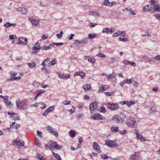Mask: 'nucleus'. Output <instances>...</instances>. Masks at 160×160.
Wrapping results in <instances>:
<instances>
[{
	"instance_id": "obj_38",
	"label": "nucleus",
	"mask_w": 160,
	"mask_h": 160,
	"mask_svg": "<svg viewBox=\"0 0 160 160\" xmlns=\"http://www.w3.org/2000/svg\"><path fill=\"white\" fill-rule=\"evenodd\" d=\"M127 103L126 104L128 106V107H130L132 105L134 104L135 103V102L134 101H130L129 102L127 101Z\"/></svg>"
},
{
	"instance_id": "obj_32",
	"label": "nucleus",
	"mask_w": 160,
	"mask_h": 160,
	"mask_svg": "<svg viewBox=\"0 0 160 160\" xmlns=\"http://www.w3.org/2000/svg\"><path fill=\"white\" fill-rule=\"evenodd\" d=\"M74 44L78 46L79 45H82V41H80L77 39L75 40Z\"/></svg>"
},
{
	"instance_id": "obj_54",
	"label": "nucleus",
	"mask_w": 160,
	"mask_h": 160,
	"mask_svg": "<svg viewBox=\"0 0 160 160\" xmlns=\"http://www.w3.org/2000/svg\"><path fill=\"white\" fill-rule=\"evenodd\" d=\"M41 49H42L43 50H49V48L48 46H42V47H41Z\"/></svg>"
},
{
	"instance_id": "obj_35",
	"label": "nucleus",
	"mask_w": 160,
	"mask_h": 160,
	"mask_svg": "<svg viewBox=\"0 0 160 160\" xmlns=\"http://www.w3.org/2000/svg\"><path fill=\"white\" fill-rule=\"evenodd\" d=\"M57 63V60L56 58L53 59L49 63V64H50L51 65H54Z\"/></svg>"
},
{
	"instance_id": "obj_14",
	"label": "nucleus",
	"mask_w": 160,
	"mask_h": 160,
	"mask_svg": "<svg viewBox=\"0 0 160 160\" xmlns=\"http://www.w3.org/2000/svg\"><path fill=\"white\" fill-rule=\"evenodd\" d=\"M114 32V29L113 28H104L102 30V32L107 34H111Z\"/></svg>"
},
{
	"instance_id": "obj_30",
	"label": "nucleus",
	"mask_w": 160,
	"mask_h": 160,
	"mask_svg": "<svg viewBox=\"0 0 160 160\" xmlns=\"http://www.w3.org/2000/svg\"><path fill=\"white\" fill-rule=\"evenodd\" d=\"M127 11L130 12L129 14H131L133 15H135L136 13L133 10L130 8H128Z\"/></svg>"
},
{
	"instance_id": "obj_53",
	"label": "nucleus",
	"mask_w": 160,
	"mask_h": 160,
	"mask_svg": "<svg viewBox=\"0 0 160 160\" xmlns=\"http://www.w3.org/2000/svg\"><path fill=\"white\" fill-rule=\"evenodd\" d=\"M119 133H120L122 135H124L127 132V130H124L122 131H119Z\"/></svg>"
},
{
	"instance_id": "obj_26",
	"label": "nucleus",
	"mask_w": 160,
	"mask_h": 160,
	"mask_svg": "<svg viewBox=\"0 0 160 160\" xmlns=\"http://www.w3.org/2000/svg\"><path fill=\"white\" fill-rule=\"evenodd\" d=\"M52 155L58 160H62L60 156L57 153H55L54 152H52Z\"/></svg>"
},
{
	"instance_id": "obj_47",
	"label": "nucleus",
	"mask_w": 160,
	"mask_h": 160,
	"mask_svg": "<svg viewBox=\"0 0 160 160\" xmlns=\"http://www.w3.org/2000/svg\"><path fill=\"white\" fill-rule=\"evenodd\" d=\"M126 35V32L125 31H120L119 33V36H121L122 37H124Z\"/></svg>"
},
{
	"instance_id": "obj_33",
	"label": "nucleus",
	"mask_w": 160,
	"mask_h": 160,
	"mask_svg": "<svg viewBox=\"0 0 160 160\" xmlns=\"http://www.w3.org/2000/svg\"><path fill=\"white\" fill-rule=\"evenodd\" d=\"M82 88L84 90H88L90 88V86L89 84H86L82 86Z\"/></svg>"
},
{
	"instance_id": "obj_41",
	"label": "nucleus",
	"mask_w": 160,
	"mask_h": 160,
	"mask_svg": "<svg viewBox=\"0 0 160 160\" xmlns=\"http://www.w3.org/2000/svg\"><path fill=\"white\" fill-rule=\"evenodd\" d=\"M110 2L108 0H105L103 2V4L104 5L106 6H110Z\"/></svg>"
},
{
	"instance_id": "obj_63",
	"label": "nucleus",
	"mask_w": 160,
	"mask_h": 160,
	"mask_svg": "<svg viewBox=\"0 0 160 160\" xmlns=\"http://www.w3.org/2000/svg\"><path fill=\"white\" fill-rule=\"evenodd\" d=\"M78 139L79 140V143H81L82 142L83 138L81 137L78 136Z\"/></svg>"
},
{
	"instance_id": "obj_61",
	"label": "nucleus",
	"mask_w": 160,
	"mask_h": 160,
	"mask_svg": "<svg viewBox=\"0 0 160 160\" xmlns=\"http://www.w3.org/2000/svg\"><path fill=\"white\" fill-rule=\"evenodd\" d=\"M39 104V103L38 102L36 103L33 104L32 105H31V107H37L38 106Z\"/></svg>"
},
{
	"instance_id": "obj_5",
	"label": "nucleus",
	"mask_w": 160,
	"mask_h": 160,
	"mask_svg": "<svg viewBox=\"0 0 160 160\" xmlns=\"http://www.w3.org/2000/svg\"><path fill=\"white\" fill-rule=\"evenodd\" d=\"M46 129L49 133L52 134L56 137H58V132L53 128L50 126H48L47 127Z\"/></svg>"
},
{
	"instance_id": "obj_43",
	"label": "nucleus",
	"mask_w": 160,
	"mask_h": 160,
	"mask_svg": "<svg viewBox=\"0 0 160 160\" xmlns=\"http://www.w3.org/2000/svg\"><path fill=\"white\" fill-rule=\"evenodd\" d=\"M35 142L37 146H40L39 140L36 138H35Z\"/></svg>"
},
{
	"instance_id": "obj_22",
	"label": "nucleus",
	"mask_w": 160,
	"mask_h": 160,
	"mask_svg": "<svg viewBox=\"0 0 160 160\" xmlns=\"http://www.w3.org/2000/svg\"><path fill=\"white\" fill-rule=\"evenodd\" d=\"M107 78L108 80L111 81L112 82H115L116 80L115 78L112 74L108 75L107 77Z\"/></svg>"
},
{
	"instance_id": "obj_51",
	"label": "nucleus",
	"mask_w": 160,
	"mask_h": 160,
	"mask_svg": "<svg viewBox=\"0 0 160 160\" xmlns=\"http://www.w3.org/2000/svg\"><path fill=\"white\" fill-rule=\"evenodd\" d=\"M101 157L102 158L104 159H107L108 158V157L107 155L105 154H102L101 155Z\"/></svg>"
},
{
	"instance_id": "obj_20",
	"label": "nucleus",
	"mask_w": 160,
	"mask_h": 160,
	"mask_svg": "<svg viewBox=\"0 0 160 160\" xmlns=\"http://www.w3.org/2000/svg\"><path fill=\"white\" fill-rule=\"evenodd\" d=\"M16 10L20 12L22 14H26L28 12L27 9L24 8H19L16 9Z\"/></svg>"
},
{
	"instance_id": "obj_17",
	"label": "nucleus",
	"mask_w": 160,
	"mask_h": 160,
	"mask_svg": "<svg viewBox=\"0 0 160 160\" xmlns=\"http://www.w3.org/2000/svg\"><path fill=\"white\" fill-rule=\"evenodd\" d=\"M55 107L54 106H52L49 107L47 109L45 112L42 114L43 116H46L49 112H50L53 111Z\"/></svg>"
},
{
	"instance_id": "obj_31",
	"label": "nucleus",
	"mask_w": 160,
	"mask_h": 160,
	"mask_svg": "<svg viewBox=\"0 0 160 160\" xmlns=\"http://www.w3.org/2000/svg\"><path fill=\"white\" fill-rule=\"evenodd\" d=\"M68 134L71 138H73L75 136V132L74 130H72L69 132Z\"/></svg>"
},
{
	"instance_id": "obj_58",
	"label": "nucleus",
	"mask_w": 160,
	"mask_h": 160,
	"mask_svg": "<svg viewBox=\"0 0 160 160\" xmlns=\"http://www.w3.org/2000/svg\"><path fill=\"white\" fill-rule=\"evenodd\" d=\"M75 108L72 107V109H71L69 110V112L71 114H72L73 113H74L75 112Z\"/></svg>"
},
{
	"instance_id": "obj_27",
	"label": "nucleus",
	"mask_w": 160,
	"mask_h": 160,
	"mask_svg": "<svg viewBox=\"0 0 160 160\" xmlns=\"http://www.w3.org/2000/svg\"><path fill=\"white\" fill-rule=\"evenodd\" d=\"M88 39H92L95 38L97 36L95 34L90 33L88 34Z\"/></svg>"
},
{
	"instance_id": "obj_52",
	"label": "nucleus",
	"mask_w": 160,
	"mask_h": 160,
	"mask_svg": "<svg viewBox=\"0 0 160 160\" xmlns=\"http://www.w3.org/2000/svg\"><path fill=\"white\" fill-rule=\"evenodd\" d=\"M16 36L15 35H10L9 37L10 40H13L16 38Z\"/></svg>"
},
{
	"instance_id": "obj_24",
	"label": "nucleus",
	"mask_w": 160,
	"mask_h": 160,
	"mask_svg": "<svg viewBox=\"0 0 160 160\" xmlns=\"http://www.w3.org/2000/svg\"><path fill=\"white\" fill-rule=\"evenodd\" d=\"M15 142L16 144L18 146H23L24 145V142L22 140L20 141L19 140L16 139L15 141Z\"/></svg>"
},
{
	"instance_id": "obj_28",
	"label": "nucleus",
	"mask_w": 160,
	"mask_h": 160,
	"mask_svg": "<svg viewBox=\"0 0 160 160\" xmlns=\"http://www.w3.org/2000/svg\"><path fill=\"white\" fill-rule=\"evenodd\" d=\"M42 72L45 74L49 73L50 72V71L45 67H43L42 68Z\"/></svg>"
},
{
	"instance_id": "obj_18",
	"label": "nucleus",
	"mask_w": 160,
	"mask_h": 160,
	"mask_svg": "<svg viewBox=\"0 0 160 160\" xmlns=\"http://www.w3.org/2000/svg\"><path fill=\"white\" fill-rule=\"evenodd\" d=\"M93 147L98 152L100 153L101 152L100 147L97 142H93Z\"/></svg>"
},
{
	"instance_id": "obj_29",
	"label": "nucleus",
	"mask_w": 160,
	"mask_h": 160,
	"mask_svg": "<svg viewBox=\"0 0 160 160\" xmlns=\"http://www.w3.org/2000/svg\"><path fill=\"white\" fill-rule=\"evenodd\" d=\"M12 117L15 120H19L20 119L19 117V115L17 113H13Z\"/></svg>"
},
{
	"instance_id": "obj_49",
	"label": "nucleus",
	"mask_w": 160,
	"mask_h": 160,
	"mask_svg": "<svg viewBox=\"0 0 160 160\" xmlns=\"http://www.w3.org/2000/svg\"><path fill=\"white\" fill-rule=\"evenodd\" d=\"M120 32V31H118L117 32H116L115 33H114L113 34V37H116L119 36Z\"/></svg>"
},
{
	"instance_id": "obj_9",
	"label": "nucleus",
	"mask_w": 160,
	"mask_h": 160,
	"mask_svg": "<svg viewBox=\"0 0 160 160\" xmlns=\"http://www.w3.org/2000/svg\"><path fill=\"white\" fill-rule=\"evenodd\" d=\"M105 145L109 147H116L118 146V144L113 141L108 140L105 143Z\"/></svg>"
},
{
	"instance_id": "obj_62",
	"label": "nucleus",
	"mask_w": 160,
	"mask_h": 160,
	"mask_svg": "<svg viewBox=\"0 0 160 160\" xmlns=\"http://www.w3.org/2000/svg\"><path fill=\"white\" fill-rule=\"evenodd\" d=\"M156 18L159 21H160V14H157L155 15Z\"/></svg>"
},
{
	"instance_id": "obj_48",
	"label": "nucleus",
	"mask_w": 160,
	"mask_h": 160,
	"mask_svg": "<svg viewBox=\"0 0 160 160\" xmlns=\"http://www.w3.org/2000/svg\"><path fill=\"white\" fill-rule=\"evenodd\" d=\"M97 56L101 58H105L106 56L103 53H99L97 55Z\"/></svg>"
},
{
	"instance_id": "obj_44",
	"label": "nucleus",
	"mask_w": 160,
	"mask_h": 160,
	"mask_svg": "<svg viewBox=\"0 0 160 160\" xmlns=\"http://www.w3.org/2000/svg\"><path fill=\"white\" fill-rule=\"evenodd\" d=\"M105 90V89H104V87H103V86H101L99 89L98 90V92L99 93L102 92L103 91Z\"/></svg>"
},
{
	"instance_id": "obj_19",
	"label": "nucleus",
	"mask_w": 160,
	"mask_h": 160,
	"mask_svg": "<svg viewBox=\"0 0 160 160\" xmlns=\"http://www.w3.org/2000/svg\"><path fill=\"white\" fill-rule=\"evenodd\" d=\"M88 14L89 16H92L95 17H99L100 16V14L97 12L91 11L88 12Z\"/></svg>"
},
{
	"instance_id": "obj_34",
	"label": "nucleus",
	"mask_w": 160,
	"mask_h": 160,
	"mask_svg": "<svg viewBox=\"0 0 160 160\" xmlns=\"http://www.w3.org/2000/svg\"><path fill=\"white\" fill-rule=\"evenodd\" d=\"M88 58L87 59L88 61L92 64H94L95 62V59L93 58H92L89 56H88Z\"/></svg>"
},
{
	"instance_id": "obj_1",
	"label": "nucleus",
	"mask_w": 160,
	"mask_h": 160,
	"mask_svg": "<svg viewBox=\"0 0 160 160\" xmlns=\"http://www.w3.org/2000/svg\"><path fill=\"white\" fill-rule=\"evenodd\" d=\"M126 124L129 127L132 128H136L137 124L136 122L135 119L132 117L128 118L126 121Z\"/></svg>"
},
{
	"instance_id": "obj_56",
	"label": "nucleus",
	"mask_w": 160,
	"mask_h": 160,
	"mask_svg": "<svg viewBox=\"0 0 160 160\" xmlns=\"http://www.w3.org/2000/svg\"><path fill=\"white\" fill-rule=\"evenodd\" d=\"M85 73L83 72H82L80 73V76L82 78L84 79L85 78Z\"/></svg>"
},
{
	"instance_id": "obj_21",
	"label": "nucleus",
	"mask_w": 160,
	"mask_h": 160,
	"mask_svg": "<svg viewBox=\"0 0 160 160\" xmlns=\"http://www.w3.org/2000/svg\"><path fill=\"white\" fill-rule=\"evenodd\" d=\"M60 73V72L59 73ZM59 77L61 79H68L70 77V76L69 74H67L63 73L62 74H59L58 75Z\"/></svg>"
},
{
	"instance_id": "obj_50",
	"label": "nucleus",
	"mask_w": 160,
	"mask_h": 160,
	"mask_svg": "<svg viewBox=\"0 0 160 160\" xmlns=\"http://www.w3.org/2000/svg\"><path fill=\"white\" fill-rule=\"evenodd\" d=\"M71 102L70 101L66 100L62 102V104L64 105H67L69 104Z\"/></svg>"
},
{
	"instance_id": "obj_55",
	"label": "nucleus",
	"mask_w": 160,
	"mask_h": 160,
	"mask_svg": "<svg viewBox=\"0 0 160 160\" xmlns=\"http://www.w3.org/2000/svg\"><path fill=\"white\" fill-rule=\"evenodd\" d=\"M64 44L62 42H59V43H56V42H53V44L54 45H56L57 46H59L60 45H62Z\"/></svg>"
},
{
	"instance_id": "obj_4",
	"label": "nucleus",
	"mask_w": 160,
	"mask_h": 160,
	"mask_svg": "<svg viewBox=\"0 0 160 160\" xmlns=\"http://www.w3.org/2000/svg\"><path fill=\"white\" fill-rule=\"evenodd\" d=\"M108 108L111 110H116L119 108V105L117 103H113L112 102H108L107 103Z\"/></svg>"
},
{
	"instance_id": "obj_45",
	"label": "nucleus",
	"mask_w": 160,
	"mask_h": 160,
	"mask_svg": "<svg viewBox=\"0 0 160 160\" xmlns=\"http://www.w3.org/2000/svg\"><path fill=\"white\" fill-rule=\"evenodd\" d=\"M99 111L101 112L105 113L106 112V110L105 108L103 107L100 108Z\"/></svg>"
},
{
	"instance_id": "obj_6",
	"label": "nucleus",
	"mask_w": 160,
	"mask_h": 160,
	"mask_svg": "<svg viewBox=\"0 0 160 160\" xmlns=\"http://www.w3.org/2000/svg\"><path fill=\"white\" fill-rule=\"evenodd\" d=\"M32 51H30L31 53L32 54H36L37 52V51L40 49V43L39 41L37 42L32 47Z\"/></svg>"
},
{
	"instance_id": "obj_10",
	"label": "nucleus",
	"mask_w": 160,
	"mask_h": 160,
	"mask_svg": "<svg viewBox=\"0 0 160 160\" xmlns=\"http://www.w3.org/2000/svg\"><path fill=\"white\" fill-rule=\"evenodd\" d=\"M28 21L32 23L33 26L37 27L39 23V20L38 19L34 18L32 17L28 18Z\"/></svg>"
},
{
	"instance_id": "obj_13",
	"label": "nucleus",
	"mask_w": 160,
	"mask_h": 160,
	"mask_svg": "<svg viewBox=\"0 0 160 160\" xmlns=\"http://www.w3.org/2000/svg\"><path fill=\"white\" fill-rule=\"evenodd\" d=\"M112 119L113 121H116L117 123H122L123 121V119L118 115H115L113 116Z\"/></svg>"
},
{
	"instance_id": "obj_23",
	"label": "nucleus",
	"mask_w": 160,
	"mask_h": 160,
	"mask_svg": "<svg viewBox=\"0 0 160 160\" xmlns=\"http://www.w3.org/2000/svg\"><path fill=\"white\" fill-rule=\"evenodd\" d=\"M3 26L6 28H8L11 26L15 27L16 26V24L15 23H11L8 22L4 24Z\"/></svg>"
},
{
	"instance_id": "obj_40",
	"label": "nucleus",
	"mask_w": 160,
	"mask_h": 160,
	"mask_svg": "<svg viewBox=\"0 0 160 160\" xmlns=\"http://www.w3.org/2000/svg\"><path fill=\"white\" fill-rule=\"evenodd\" d=\"M111 130L113 132H117L119 131V130L118 128L117 127H112L111 128Z\"/></svg>"
},
{
	"instance_id": "obj_12",
	"label": "nucleus",
	"mask_w": 160,
	"mask_h": 160,
	"mask_svg": "<svg viewBox=\"0 0 160 160\" xmlns=\"http://www.w3.org/2000/svg\"><path fill=\"white\" fill-rule=\"evenodd\" d=\"M139 159V152H135L130 156L129 160H138Z\"/></svg>"
},
{
	"instance_id": "obj_15",
	"label": "nucleus",
	"mask_w": 160,
	"mask_h": 160,
	"mask_svg": "<svg viewBox=\"0 0 160 160\" xmlns=\"http://www.w3.org/2000/svg\"><path fill=\"white\" fill-rule=\"evenodd\" d=\"M92 118H93L94 120H102L105 119L104 117H102V116L100 114L96 113L93 115Z\"/></svg>"
},
{
	"instance_id": "obj_42",
	"label": "nucleus",
	"mask_w": 160,
	"mask_h": 160,
	"mask_svg": "<svg viewBox=\"0 0 160 160\" xmlns=\"http://www.w3.org/2000/svg\"><path fill=\"white\" fill-rule=\"evenodd\" d=\"M45 147L47 149H49L51 150L53 149V148H52L49 143L48 144L46 145Z\"/></svg>"
},
{
	"instance_id": "obj_16",
	"label": "nucleus",
	"mask_w": 160,
	"mask_h": 160,
	"mask_svg": "<svg viewBox=\"0 0 160 160\" xmlns=\"http://www.w3.org/2000/svg\"><path fill=\"white\" fill-rule=\"evenodd\" d=\"M18 44H23L24 45H26L27 43V38H25L20 37L19 38L18 41L17 42Z\"/></svg>"
},
{
	"instance_id": "obj_64",
	"label": "nucleus",
	"mask_w": 160,
	"mask_h": 160,
	"mask_svg": "<svg viewBox=\"0 0 160 160\" xmlns=\"http://www.w3.org/2000/svg\"><path fill=\"white\" fill-rule=\"evenodd\" d=\"M144 58L149 61H151L152 60L151 58L146 56H144Z\"/></svg>"
},
{
	"instance_id": "obj_37",
	"label": "nucleus",
	"mask_w": 160,
	"mask_h": 160,
	"mask_svg": "<svg viewBox=\"0 0 160 160\" xmlns=\"http://www.w3.org/2000/svg\"><path fill=\"white\" fill-rule=\"evenodd\" d=\"M88 38H83L82 39V43H84L85 44H87L88 42Z\"/></svg>"
},
{
	"instance_id": "obj_8",
	"label": "nucleus",
	"mask_w": 160,
	"mask_h": 160,
	"mask_svg": "<svg viewBox=\"0 0 160 160\" xmlns=\"http://www.w3.org/2000/svg\"><path fill=\"white\" fill-rule=\"evenodd\" d=\"M49 144L52 148H53V149L55 148L57 149H60L62 147L61 145L57 144L56 142L53 141H50L49 142Z\"/></svg>"
},
{
	"instance_id": "obj_7",
	"label": "nucleus",
	"mask_w": 160,
	"mask_h": 160,
	"mask_svg": "<svg viewBox=\"0 0 160 160\" xmlns=\"http://www.w3.org/2000/svg\"><path fill=\"white\" fill-rule=\"evenodd\" d=\"M143 11L144 12H149L150 13H154V10L152 8V4L144 6L143 8Z\"/></svg>"
},
{
	"instance_id": "obj_11",
	"label": "nucleus",
	"mask_w": 160,
	"mask_h": 160,
	"mask_svg": "<svg viewBox=\"0 0 160 160\" xmlns=\"http://www.w3.org/2000/svg\"><path fill=\"white\" fill-rule=\"evenodd\" d=\"M98 103V102L97 101H95L91 103L90 104L89 106V108L91 113H93L94 110L96 109L97 106V105Z\"/></svg>"
},
{
	"instance_id": "obj_36",
	"label": "nucleus",
	"mask_w": 160,
	"mask_h": 160,
	"mask_svg": "<svg viewBox=\"0 0 160 160\" xmlns=\"http://www.w3.org/2000/svg\"><path fill=\"white\" fill-rule=\"evenodd\" d=\"M27 64L29 67L32 68H35L36 66L35 63L33 62L30 63H28Z\"/></svg>"
},
{
	"instance_id": "obj_57",
	"label": "nucleus",
	"mask_w": 160,
	"mask_h": 160,
	"mask_svg": "<svg viewBox=\"0 0 160 160\" xmlns=\"http://www.w3.org/2000/svg\"><path fill=\"white\" fill-rule=\"evenodd\" d=\"M114 93L113 92H105L106 95H107V96H112V95H114Z\"/></svg>"
},
{
	"instance_id": "obj_3",
	"label": "nucleus",
	"mask_w": 160,
	"mask_h": 160,
	"mask_svg": "<svg viewBox=\"0 0 160 160\" xmlns=\"http://www.w3.org/2000/svg\"><path fill=\"white\" fill-rule=\"evenodd\" d=\"M150 3L153 6L154 12L155 11L158 12H160V5L157 2L154 0H152L150 1Z\"/></svg>"
},
{
	"instance_id": "obj_2",
	"label": "nucleus",
	"mask_w": 160,
	"mask_h": 160,
	"mask_svg": "<svg viewBox=\"0 0 160 160\" xmlns=\"http://www.w3.org/2000/svg\"><path fill=\"white\" fill-rule=\"evenodd\" d=\"M17 108L20 109L22 110L26 108L27 105L26 102L24 101L18 100L16 101Z\"/></svg>"
},
{
	"instance_id": "obj_60",
	"label": "nucleus",
	"mask_w": 160,
	"mask_h": 160,
	"mask_svg": "<svg viewBox=\"0 0 160 160\" xmlns=\"http://www.w3.org/2000/svg\"><path fill=\"white\" fill-rule=\"evenodd\" d=\"M46 107V105L45 103L42 102L41 104V108L44 109Z\"/></svg>"
},
{
	"instance_id": "obj_25",
	"label": "nucleus",
	"mask_w": 160,
	"mask_h": 160,
	"mask_svg": "<svg viewBox=\"0 0 160 160\" xmlns=\"http://www.w3.org/2000/svg\"><path fill=\"white\" fill-rule=\"evenodd\" d=\"M6 105L8 106L10 108H11L12 107V105L11 104V102L8 99H5L4 100Z\"/></svg>"
},
{
	"instance_id": "obj_39",
	"label": "nucleus",
	"mask_w": 160,
	"mask_h": 160,
	"mask_svg": "<svg viewBox=\"0 0 160 160\" xmlns=\"http://www.w3.org/2000/svg\"><path fill=\"white\" fill-rule=\"evenodd\" d=\"M125 83L130 84L132 82L131 79H128L126 78L123 80Z\"/></svg>"
},
{
	"instance_id": "obj_46",
	"label": "nucleus",
	"mask_w": 160,
	"mask_h": 160,
	"mask_svg": "<svg viewBox=\"0 0 160 160\" xmlns=\"http://www.w3.org/2000/svg\"><path fill=\"white\" fill-rule=\"evenodd\" d=\"M118 39L120 41H122L123 42H126L128 40V39L126 38H122L120 37L118 38Z\"/></svg>"
},
{
	"instance_id": "obj_59",
	"label": "nucleus",
	"mask_w": 160,
	"mask_h": 160,
	"mask_svg": "<svg viewBox=\"0 0 160 160\" xmlns=\"http://www.w3.org/2000/svg\"><path fill=\"white\" fill-rule=\"evenodd\" d=\"M156 112V110L155 108L154 107H152L150 110V113H153L155 112Z\"/></svg>"
}]
</instances>
